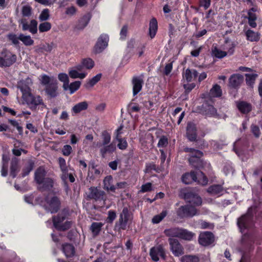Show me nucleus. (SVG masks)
<instances>
[{"label":"nucleus","instance_id":"1","mask_svg":"<svg viewBox=\"0 0 262 262\" xmlns=\"http://www.w3.org/2000/svg\"><path fill=\"white\" fill-rule=\"evenodd\" d=\"M40 81L45 86V92L49 98H54L59 95L58 82L55 77L43 74L40 76Z\"/></svg>","mask_w":262,"mask_h":262},{"label":"nucleus","instance_id":"2","mask_svg":"<svg viewBox=\"0 0 262 262\" xmlns=\"http://www.w3.org/2000/svg\"><path fill=\"white\" fill-rule=\"evenodd\" d=\"M132 213L129 211L127 207H124L122 212L119 214L118 221L115 223V230L121 232L122 230H126L127 224L132 223Z\"/></svg>","mask_w":262,"mask_h":262},{"label":"nucleus","instance_id":"3","mask_svg":"<svg viewBox=\"0 0 262 262\" xmlns=\"http://www.w3.org/2000/svg\"><path fill=\"white\" fill-rule=\"evenodd\" d=\"M180 196L186 203L192 205L194 207L200 206L202 204V198L195 192L190 190H182L180 192Z\"/></svg>","mask_w":262,"mask_h":262},{"label":"nucleus","instance_id":"4","mask_svg":"<svg viewBox=\"0 0 262 262\" xmlns=\"http://www.w3.org/2000/svg\"><path fill=\"white\" fill-rule=\"evenodd\" d=\"M176 213L180 219L191 218L200 214L199 210L190 204L180 206L177 210Z\"/></svg>","mask_w":262,"mask_h":262},{"label":"nucleus","instance_id":"5","mask_svg":"<svg viewBox=\"0 0 262 262\" xmlns=\"http://www.w3.org/2000/svg\"><path fill=\"white\" fill-rule=\"evenodd\" d=\"M253 213L252 208H249L247 213L237 219V225L242 232L247 229L253 221Z\"/></svg>","mask_w":262,"mask_h":262},{"label":"nucleus","instance_id":"6","mask_svg":"<svg viewBox=\"0 0 262 262\" xmlns=\"http://www.w3.org/2000/svg\"><path fill=\"white\" fill-rule=\"evenodd\" d=\"M23 99L32 110H35L38 105L44 104L43 100L40 96H34L32 93L23 98Z\"/></svg>","mask_w":262,"mask_h":262},{"label":"nucleus","instance_id":"7","mask_svg":"<svg viewBox=\"0 0 262 262\" xmlns=\"http://www.w3.org/2000/svg\"><path fill=\"white\" fill-rule=\"evenodd\" d=\"M16 55L11 52L3 50L1 53V66L9 67L16 61Z\"/></svg>","mask_w":262,"mask_h":262},{"label":"nucleus","instance_id":"8","mask_svg":"<svg viewBox=\"0 0 262 262\" xmlns=\"http://www.w3.org/2000/svg\"><path fill=\"white\" fill-rule=\"evenodd\" d=\"M108 36L107 34H101L94 47V53L95 54L101 53L108 46Z\"/></svg>","mask_w":262,"mask_h":262},{"label":"nucleus","instance_id":"9","mask_svg":"<svg viewBox=\"0 0 262 262\" xmlns=\"http://www.w3.org/2000/svg\"><path fill=\"white\" fill-rule=\"evenodd\" d=\"M32 84V80L29 77L22 79L17 82V86L22 93V98L31 93L30 86Z\"/></svg>","mask_w":262,"mask_h":262},{"label":"nucleus","instance_id":"10","mask_svg":"<svg viewBox=\"0 0 262 262\" xmlns=\"http://www.w3.org/2000/svg\"><path fill=\"white\" fill-rule=\"evenodd\" d=\"M86 194L87 200L93 199L95 201L103 200L105 196L104 191L95 187L89 188V192Z\"/></svg>","mask_w":262,"mask_h":262},{"label":"nucleus","instance_id":"11","mask_svg":"<svg viewBox=\"0 0 262 262\" xmlns=\"http://www.w3.org/2000/svg\"><path fill=\"white\" fill-rule=\"evenodd\" d=\"M199 243L203 246H208L214 242V236L209 231L201 232L199 236Z\"/></svg>","mask_w":262,"mask_h":262},{"label":"nucleus","instance_id":"12","mask_svg":"<svg viewBox=\"0 0 262 262\" xmlns=\"http://www.w3.org/2000/svg\"><path fill=\"white\" fill-rule=\"evenodd\" d=\"M168 241L170 250L175 256H180L184 254V248L177 239L169 238Z\"/></svg>","mask_w":262,"mask_h":262},{"label":"nucleus","instance_id":"13","mask_svg":"<svg viewBox=\"0 0 262 262\" xmlns=\"http://www.w3.org/2000/svg\"><path fill=\"white\" fill-rule=\"evenodd\" d=\"M46 200L48 207H46L45 208L51 213H56L60 209L61 202L57 196H53L50 200H48L47 198Z\"/></svg>","mask_w":262,"mask_h":262},{"label":"nucleus","instance_id":"14","mask_svg":"<svg viewBox=\"0 0 262 262\" xmlns=\"http://www.w3.org/2000/svg\"><path fill=\"white\" fill-rule=\"evenodd\" d=\"M149 254L152 260L155 261L159 260V256L163 259H165L166 258L165 250L163 247L161 245L151 248L150 250Z\"/></svg>","mask_w":262,"mask_h":262},{"label":"nucleus","instance_id":"15","mask_svg":"<svg viewBox=\"0 0 262 262\" xmlns=\"http://www.w3.org/2000/svg\"><path fill=\"white\" fill-rule=\"evenodd\" d=\"M19 23L22 25L23 31L29 30L32 34H36L37 32V22L35 19H32L29 25L26 18H22L19 20Z\"/></svg>","mask_w":262,"mask_h":262},{"label":"nucleus","instance_id":"16","mask_svg":"<svg viewBox=\"0 0 262 262\" xmlns=\"http://www.w3.org/2000/svg\"><path fill=\"white\" fill-rule=\"evenodd\" d=\"M244 82V76L239 74H234L229 78V86L232 89H238Z\"/></svg>","mask_w":262,"mask_h":262},{"label":"nucleus","instance_id":"17","mask_svg":"<svg viewBox=\"0 0 262 262\" xmlns=\"http://www.w3.org/2000/svg\"><path fill=\"white\" fill-rule=\"evenodd\" d=\"M186 135L188 140L190 141H195L196 139V128L194 124L189 122L186 127Z\"/></svg>","mask_w":262,"mask_h":262},{"label":"nucleus","instance_id":"18","mask_svg":"<svg viewBox=\"0 0 262 262\" xmlns=\"http://www.w3.org/2000/svg\"><path fill=\"white\" fill-rule=\"evenodd\" d=\"M133 95H136L142 89L144 81L141 76H135L132 79Z\"/></svg>","mask_w":262,"mask_h":262},{"label":"nucleus","instance_id":"19","mask_svg":"<svg viewBox=\"0 0 262 262\" xmlns=\"http://www.w3.org/2000/svg\"><path fill=\"white\" fill-rule=\"evenodd\" d=\"M47 172L42 166L39 167L35 171L34 180L39 185H40L43 181L46 179Z\"/></svg>","mask_w":262,"mask_h":262},{"label":"nucleus","instance_id":"20","mask_svg":"<svg viewBox=\"0 0 262 262\" xmlns=\"http://www.w3.org/2000/svg\"><path fill=\"white\" fill-rule=\"evenodd\" d=\"M236 105L239 111L243 114H248L252 111V104L244 101L236 102Z\"/></svg>","mask_w":262,"mask_h":262},{"label":"nucleus","instance_id":"21","mask_svg":"<svg viewBox=\"0 0 262 262\" xmlns=\"http://www.w3.org/2000/svg\"><path fill=\"white\" fill-rule=\"evenodd\" d=\"M100 147V153L103 158H105L106 154H111L116 149L115 143H109L105 145L99 146Z\"/></svg>","mask_w":262,"mask_h":262},{"label":"nucleus","instance_id":"22","mask_svg":"<svg viewBox=\"0 0 262 262\" xmlns=\"http://www.w3.org/2000/svg\"><path fill=\"white\" fill-rule=\"evenodd\" d=\"M245 35L247 40L251 42H257L260 39V33L250 29L245 30Z\"/></svg>","mask_w":262,"mask_h":262},{"label":"nucleus","instance_id":"23","mask_svg":"<svg viewBox=\"0 0 262 262\" xmlns=\"http://www.w3.org/2000/svg\"><path fill=\"white\" fill-rule=\"evenodd\" d=\"M62 250L67 258L72 257L75 255V248L71 244L65 243L62 244Z\"/></svg>","mask_w":262,"mask_h":262},{"label":"nucleus","instance_id":"24","mask_svg":"<svg viewBox=\"0 0 262 262\" xmlns=\"http://www.w3.org/2000/svg\"><path fill=\"white\" fill-rule=\"evenodd\" d=\"M19 159L16 157H13L11 160L10 175L13 178L16 176L17 173L19 170Z\"/></svg>","mask_w":262,"mask_h":262},{"label":"nucleus","instance_id":"25","mask_svg":"<svg viewBox=\"0 0 262 262\" xmlns=\"http://www.w3.org/2000/svg\"><path fill=\"white\" fill-rule=\"evenodd\" d=\"M181 179L184 184H189L193 182H195L197 180V177L194 171H191L183 174Z\"/></svg>","mask_w":262,"mask_h":262},{"label":"nucleus","instance_id":"26","mask_svg":"<svg viewBox=\"0 0 262 262\" xmlns=\"http://www.w3.org/2000/svg\"><path fill=\"white\" fill-rule=\"evenodd\" d=\"M198 76V73L195 69H187L183 73V77L187 82H190L193 78H195Z\"/></svg>","mask_w":262,"mask_h":262},{"label":"nucleus","instance_id":"27","mask_svg":"<svg viewBox=\"0 0 262 262\" xmlns=\"http://www.w3.org/2000/svg\"><path fill=\"white\" fill-rule=\"evenodd\" d=\"M245 81L246 85L250 89H253L258 75L256 73L246 74Z\"/></svg>","mask_w":262,"mask_h":262},{"label":"nucleus","instance_id":"28","mask_svg":"<svg viewBox=\"0 0 262 262\" xmlns=\"http://www.w3.org/2000/svg\"><path fill=\"white\" fill-rule=\"evenodd\" d=\"M39 189L41 191L50 190L54 185V180L50 178H46L40 184Z\"/></svg>","mask_w":262,"mask_h":262},{"label":"nucleus","instance_id":"29","mask_svg":"<svg viewBox=\"0 0 262 262\" xmlns=\"http://www.w3.org/2000/svg\"><path fill=\"white\" fill-rule=\"evenodd\" d=\"M157 29V21L155 18H153L150 21L149 27V35L151 38H153L155 36Z\"/></svg>","mask_w":262,"mask_h":262},{"label":"nucleus","instance_id":"30","mask_svg":"<svg viewBox=\"0 0 262 262\" xmlns=\"http://www.w3.org/2000/svg\"><path fill=\"white\" fill-rule=\"evenodd\" d=\"M53 43H45L35 47V52L38 53H42L44 52H51L53 48Z\"/></svg>","mask_w":262,"mask_h":262},{"label":"nucleus","instance_id":"31","mask_svg":"<svg viewBox=\"0 0 262 262\" xmlns=\"http://www.w3.org/2000/svg\"><path fill=\"white\" fill-rule=\"evenodd\" d=\"M194 235V233L186 229L180 228L179 238L187 241H191Z\"/></svg>","mask_w":262,"mask_h":262},{"label":"nucleus","instance_id":"32","mask_svg":"<svg viewBox=\"0 0 262 262\" xmlns=\"http://www.w3.org/2000/svg\"><path fill=\"white\" fill-rule=\"evenodd\" d=\"M242 243L245 248H250L254 243L253 236L249 234H245L242 237Z\"/></svg>","mask_w":262,"mask_h":262},{"label":"nucleus","instance_id":"33","mask_svg":"<svg viewBox=\"0 0 262 262\" xmlns=\"http://www.w3.org/2000/svg\"><path fill=\"white\" fill-rule=\"evenodd\" d=\"M202 157H189V162L193 167L195 168H200L203 166V161L201 159Z\"/></svg>","mask_w":262,"mask_h":262},{"label":"nucleus","instance_id":"34","mask_svg":"<svg viewBox=\"0 0 262 262\" xmlns=\"http://www.w3.org/2000/svg\"><path fill=\"white\" fill-rule=\"evenodd\" d=\"M88 104L87 102L83 101L75 105L72 107V110L75 114H78L82 111L86 110L88 108Z\"/></svg>","mask_w":262,"mask_h":262},{"label":"nucleus","instance_id":"35","mask_svg":"<svg viewBox=\"0 0 262 262\" xmlns=\"http://www.w3.org/2000/svg\"><path fill=\"white\" fill-rule=\"evenodd\" d=\"M3 166L2 170V175L3 176H6L7 175V165L8 164V162L10 160V154L9 153L8 154H4L3 155Z\"/></svg>","mask_w":262,"mask_h":262},{"label":"nucleus","instance_id":"36","mask_svg":"<svg viewBox=\"0 0 262 262\" xmlns=\"http://www.w3.org/2000/svg\"><path fill=\"white\" fill-rule=\"evenodd\" d=\"M103 225V224L100 222H94L92 224L90 229L94 236H97L99 234Z\"/></svg>","mask_w":262,"mask_h":262},{"label":"nucleus","instance_id":"37","mask_svg":"<svg viewBox=\"0 0 262 262\" xmlns=\"http://www.w3.org/2000/svg\"><path fill=\"white\" fill-rule=\"evenodd\" d=\"M90 20V17L88 15H84L81 18L76 25V28L78 30H82L88 24Z\"/></svg>","mask_w":262,"mask_h":262},{"label":"nucleus","instance_id":"38","mask_svg":"<svg viewBox=\"0 0 262 262\" xmlns=\"http://www.w3.org/2000/svg\"><path fill=\"white\" fill-rule=\"evenodd\" d=\"M102 74H98L89 80L87 82L84 84V86L86 89H89L93 87L101 79Z\"/></svg>","mask_w":262,"mask_h":262},{"label":"nucleus","instance_id":"39","mask_svg":"<svg viewBox=\"0 0 262 262\" xmlns=\"http://www.w3.org/2000/svg\"><path fill=\"white\" fill-rule=\"evenodd\" d=\"M180 231V228H172L165 229L164 233L167 236L179 237Z\"/></svg>","mask_w":262,"mask_h":262},{"label":"nucleus","instance_id":"40","mask_svg":"<svg viewBox=\"0 0 262 262\" xmlns=\"http://www.w3.org/2000/svg\"><path fill=\"white\" fill-rule=\"evenodd\" d=\"M102 142L100 146L105 145L109 144L111 142V134L106 130H103L101 134Z\"/></svg>","mask_w":262,"mask_h":262},{"label":"nucleus","instance_id":"41","mask_svg":"<svg viewBox=\"0 0 262 262\" xmlns=\"http://www.w3.org/2000/svg\"><path fill=\"white\" fill-rule=\"evenodd\" d=\"M19 40L26 46H30L34 44V40L30 35H25L20 33L19 34Z\"/></svg>","mask_w":262,"mask_h":262},{"label":"nucleus","instance_id":"42","mask_svg":"<svg viewBox=\"0 0 262 262\" xmlns=\"http://www.w3.org/2000/svg\"><path fill=\"white\" fill-rule=\"evenodd\" d=\"M223 191V188L221 185H214L210 186L208 189L207 192L212 195H216L221 193Z\"/></svg>","mask_w":262,"mask_h":262},{"label":"nucleus","instance_id":"43","mask_svg":"<svg viewBox=\"0 0 262 262\" xmlns=\"http://www.w3.org/2000/svg\"><path fill=\"white\" fill-rule=\"evenodd\" d=\"M81 85V82L79 81H76L75 82L71 83L70 84L68 83V87L64 91L70 90V94H73L80 88Z\"/></svg>","mask_w":262,"mask_h":262},{"label":"nucleus","instance_id":"44","mask_svg":"<svg viewBox=\"0 0 262 262\" xmlns=\"http://www.w3.org/2000/svg\"><path fill=\"white\" fill-rule=\"evenodd\" d=\"M210 94L211 96L214 97L221 96L222 91L221 86L218 84H215L210 90Z\"/></svg>","mask_w":262,"mask_h":262},{"label":"nucleus","instance_id":"45","mask_svg":"<svg viewBox=\"0 0 262 262\" xmlns=\"http://www.w3.org/2000/svg\"><path fill=\"white\" fill-rule=\"evenodd\" d=\"M66 219V216L62 214H58L57 216L53 217V223L55 228L57 229L58 226H59L62 222Z\"/></svg>","mask_w":262,"mask_h":262},{"label":"nucleus","instance_id":"46","mask_svg":"<svg viewBox=\"0 0 262 262\" xmlns=\"http://www.w3.org/2000/svg\"><path fill=\"white\" fill-rule=\"evenodd\" d=\"M34 166V162L32 160H29L28 162L27 165L25 168L23 170L21 173L22 177H25L29 174V173L32 170Z\"/></svg>","mask_w":262,"mask_h":262},{"label":"nucleus","instance_id":"47","mask_svg":"<svg viewBox=\"0 0 262 262\" xmlns=\"http://www.w3.org/2000/svg\"><path fill=\"white\" fill-rule=\"evenodd\" d=\"M212 55L217 58H222L227 55V53L215 47L212 50Z\"/></svg>","mask_w":262,"mask_h":262},{"label":"nucleus","instance_id":"48","mask_svg":"<svg viewBox=\"0 0 262 262\" xmlns=\"http://www.w3.org/2000/svg\"><path fill=\"white\" fill-rule=\"evenodd\" d=\"M139 41L136 40L135 39H130L128 42L127 45V51L128 53H131L133 50H136L137 46L138 44Z\"/></svg>","mask_w":262,"mask_h":262},{"label":"nucleus","instance_id":"49","mask_svg":"<svg viewBox=\"0 0 262 262\" xmlns=\"http://www.w3.org/2000/svg\"><path fill=\"white\" fill-rule=\"evenodd\" d=\"M184 150L185 152L190 153V157H202L203 156V152L202 151L194 148L186 147L185 148Z\"/></svg>","mask_w":262,"mask_h":262},{"label":"nucleus","instance_id":"50","mask_svg":"<svg viewBox=\"0 0 262 262\" xmlns=\"http://www.w3.org/2000/svg\"><path fill=\"white\" fill-rule=\"evenodd\" d=\"M116 140L118 141V147L121 150L125 149L127 147V142L125 138H122L118 136L116 137Z\"/></svg>","mask_w":262,"mask_h":262},{"label":"nucleus","instance_id":"51","mask_svg":"<svg viewBox=\"0 0 262 262\" xmlns=\"http://www.w3.org/2000/svg\"><path fill=\"white\" fill-rule=\"evenodd\" d=\"M58 78L60 81L63 82V90H66L68 87V83L69 82V77L67 74L64 73H60L58 74Z\"/></svg>","mask_w":262,"mask_h":262},{"label":"nucleus","instance_id":"52","mask_svg":"<svg viewBox=\"0 0 262 262\" xmlns=\"http://www.w3.org/2000/svg\"><path fill=\"white\" fill-rule=\"evenodd\" d=\"M167 215L166 211H163L159 214L156 215L152 219V222L154 224L160 223Z\"/></svg>","mask_w":262,"mask_h":262},{"label":"nucleus","instance_id":"53","mask_svg":"<svg viewBox=\"0 0 262 262\" xmlns=\"http://www.w3.org/2000/svg\"><path fill=\"white\" fill-rule=\"evenodd\" d=\"M69 76L72 78H80V79H83L85 76L86 74L85 73H79L76 70H72L69 71Z\"/></svg>","mask_w":262,"mask_h":262},{"label":"nucleus","instance_id":"54","mask_svg":"<svg viewBox=\"0 0 262 262\" xmlns=\"http://www.w3.org/2000/svg\"><path fill=\"white\" fill-rule=\"evenodd\" d=\"M51 28V24L49 22H44L41 23L39 25V31L40 32H47L49 31Z\"/></svg>","mask_w":262,"mask_h":262},{"label":"nucleus","instance_id":"55","mask_svg":"<svg viewBox=\"0 0 262 262\" xmlns=\"http://www.w3.org/2000/svg\"><path fill=\"white\" fill-rule=\"evenodd\" d=\"M81 62L84 68L87 69H91L94 66V61L90 58L83 59Z\"/></svg>","mask_w":262,"mask_h":262},{"label":"nucleus","instance_id":"56","mask_svg":"<svg viewBox=\"0 0 262 262\" xmlns=\"http://www.w3.org/2000/svg\"><path fill=\"white\" fill-rule=\"evenodd\" d=\"M181 262H198L199 258L193 255H185L181 257Z\"/></svg>","mask_w":262,"mask_h":262},{"label":"nucleus","instance_id":"57","mask_svg":"<svg viewBox=\"0 0 262 262\" xmlns=\"http://www.w3.org/2000/svg\"><path fill=\"white\" fill-rule=\"evenodd\" d=\"M22 15L24 17H29L32 14V8L29 5H25L22 7Z\"/></svg>","mask_w":262,"mask_h":262},{"label":"nucleus","instance_id":"58","mask_svg":"<svg viewBox=\"0 0 262 262\" xmlns=\"http://www.w3.org/2000/svg\"><path fill=\"white\" fill-rule=\"evenodd\" d=\"M7 37L9 39L10 41L12 42V43L15 45H18L19 43V35L18 36H17L16 34H9L7 35Z\"/></svg>","mask_w":262,"mask_h":262},{"label":"nucleus","instance_id":"59","mask_svg":"<svg viewBox=\"0 0 262 262\" xmlns=\"http://www.w3.org/2000/svg\"><path fill=\"white\" fill-rule=\"evenodd\" d=\"M49 17H50V14H49V9H45L41 11V12L39 16V19L40 21H46L49 18Z\"/></svg>","mask_w":262,"mask_h":262},{"label":"nucleus","instance_id":"60","mask_svg":"<svg viewBox=\"0 0 262 262\" xmlns=\"http://www.w3.org/2000/svg\"><path fill=\"white\" fill-rule=\"evenodd\" d=\"M206 114L210 116H214L217 114V111L212 105H208L205 109Z\"/></svg>","mask_w":262,"mask_h":262},{"label":"nucleus","instance_id":"61","mask_svg":"<svg viewBox=\"0 0 262 262\" xmlns=\"http://www.w3.org/2000/svg\"><path fill=\"white\" fill-rule=\"evenodd\" d=\"M72 225L71 221H66L64 223L61 224L59 226H58L57 229L59 231H66L70 229Z\"/></svg>","mask_w":262,"mask_h":262},{"label":"nucleus","instance_id":"62","mask_svg":"<svg viewBox=\"0 0 262 262\" xmlns=\"http://www.w3.org/2000/svg\"><path fill=\"white\" fill-rule=\"evenodd\" d=\"M128 112H139L140 111V107L138 104L130 103L127 106Z\"/></svg>","mask_w":262,"mask_h":262},{"label":"nucleus","instance_id":"63","mask_svg":"<svg viewBox=\"0 0 262 262\" xmlns=\"http://www.w3.org/2000/svg\"><path fill=\"white\" fill-rule=\"evenodd\" d=\"M152 170L156 171L157 172H159L160 171V169L158 167H157L156 164L154 163H151L146 164L145 172H149Z\"/></svg>","mask_w":262,"mask_h":262},{"label":"nucleus","instance_id":"64","mask_svg":"<svg viewBox=\"0 0 262 262\" xmlns=\"http://www.w3.org/2000/svg\"><path fill=\"white\" fill-rule=\"evenodd\" d=\"M145 48V44L141 43L139 41L136 51L138 53L139 57L143 55Z\"/></svg>","mask_w":262,"mask_h":262}]
</instances>
